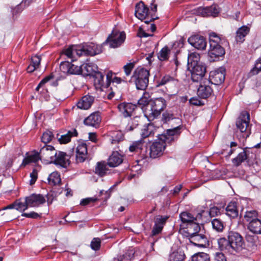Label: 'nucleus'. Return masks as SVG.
<instances>
[{"label":"nucleus","mask_w":261,"mask_h":261,"mask_svg":"<svg viewBox=\"0 0 261 261\" xmlns=\"http://www.w3.org/2000/svg\"><path fill=\"white\" fill-rule=\"evenodd\" d=\"M180 126H178L172 129H167L166 133L160 136L159 139L150 146L149 156L156 158L163 154L166 143H170L176 139L180 132Z\"/></svg>","instance_id":"f257e3e1"},{"label":"nucleus","mask_w":261,"mask_h":261,"mask_svg":"<svg viewBox=\"0 0 261 261\" xmlns=\"http://www.w3.org/2000/svg\"><path fill=\"white\" fill-rule=\"evenodd\" d=\"M218 247L221 251L229 254L241 251L244 248V242L240 233L229 231L227 239L221 238L218 240Z\"/></svg>","instance_id":"f03ea898"},{"label":"nucleus","mask_w":261,"mask_h":261,"mask_svg":"<svg viewBox=\"0 0 261 261\" xmlns=\"http://www.w3.org/2000/svg\"><path fill=\"white\" fill-rule=\"evenodd\" d=\"M221 39L215 33H211L209 36L210 49L208 52L210 61L215 62L219 60V57L225 54L224 49L220 45Z\"/></svg>","instance_id":"7ed1b4c3"},{"label":"nucleus","mask_w":261,"mask_h":261,"mask_svg":"<svg viewBox=\"0 0 261 261\" xmlns=\"http://www.w3.org/2000/svg\"><path fill=\"white\" fill-rule=\"evenodd\" d=\"M154 0H152L151 11H149L148 8L142 2H139L136 6L135 14L136 17L140 20H145V22L148 23L158 18L155 14L157 11V5L153 4Z\"/></svg>","instance_id":"20e7f679"},{"label":"nucleus","mask_w":261,"mask_h":261,"mask_svg":"<svg viewBox=\"0 0 261 261\" xmlns=\"http://www.w3.org/2000/svg\"><path fill=\"white\" fill-rule=\"evenodd\" d=\"M166 106V101L162 97L150 100L145 111V115L149 121L153 120L160 115Z\"/></svg>","instance_id":"39448f33"},{"label":"nucleus","mask_w":261,"mask_h":261,"mask_svg":"<svg viewBox=\"0 0 261 261\" xmlns=\"http://www.w3.org/2000/svg\"><path fill=\"white\" fill-rule=\"evenodd\" d=\"M125 38V33L124 32L113 30L106 40L103 42L102 45H108L111 48H117L122 45Z\"/></svg>","instance_id":"423d86ee"},{"label":"nucleus","mask_w":261,"mask_h":261,"mask_svg":"<svg viewBox=\"0 0 261 261\" xmlns=\"http://www.w3.org/2000/svg\"><path fill=\"white\" fill-rule=\"evenodd\" d=\"M103 45H98L93 43H84L79 45L80 56H94L99 54L102 51V47Z\"/></svg>","instance_id":"0eeeda50"},{"label":"nucleus","mask_w":261,"mask_h":261,"mask_svg":"<svg viewBox=\"0 0 261 261\" xmlns=\"http://www.w3.org/2000/svg\"><path fill=\"white\" fill-rule=\"evenodd\" d=\"M39 151L41 160L47 164L53 163L57 153V150L53 146L48 145H44Z\"/></svg>","instance_id":"6e6552de"},{"label":"nucleus","mask_w":261,"mask_h":261,"mask_svg":"<svg viewBox=\"0 0 261 261\" xmlns=\"http://www.w3.org/2000/svg\"><path fill=\"white\" fill-rule=\"evenodd\" d=\"M188 69L191 74V80L194 82H199L204 79L203 76L206 72L205 66L200 63L188 67Z\"/></svg>","instance_id":"1a4fd4ad"},{"label":"nucleus","mask_w":261,"mask_h":261,"mask_svg":"<svg viewBox=\"0 0 261 261\" xmlns=\"http://www.w3.org/2000/svg\"><path fill=\"white\" fill-rule=\"evenodd\" d=\"M199 82L200 85L197 89V95L201 98L206 99L210 97L213 93L211 84L207 79H204Z\"/></svg>","instance_id":"9d476101"},{"label":"nucleus","mask_w":261,"mask_h":261,"mask_svg":"<svg viewBox=\"0 0 261 261\" xmlns=\"http://www.w3.org/2000/svg\"><path fill=\"white\" fill-rule=\"evenodd\" d=\"M219 12V8L216 5H212L206 7H199L193 10V14L203 17L215 16Z\"/></svg>","instance_id":"9b49d317"},{"label":"nucleus","mask_w":261,"mask_h":261,"mask_svg":"<svg viewBox=\"0 0 261 261\" xmlns=\"http://www.w3.org/2000/svg\"><path fill=\"white\" fill-rule=\"evenodd\" d=\"M225 70L224 68L221 67L216 70L210 72L209 79H207L211 84L220 85L225 80Z\"/></svg>","instance_id":"f8f14e48"},{"label":"nucleus","mask_w":261,"mask_h":261,"mask_svg":"<svg viewBox=\"0 0 261 261\" xmlns=\"http://www.w3.org/2000/svg\"><path fill=\"white\" fill-rule=\"evenodd\" d=\"M60 69L63 72L68 74H80L82 71L81 65H75L68 61L62 62Z\"/></svg>","instance_id":"ddd939ff"},{"label":"nucleus","mask_w":261,"mask_h":261,"mask_svg":"<svg viewBox=\"0 0 261 261\" xmlns=\"http://www.w3.org/2000/svg\"><path fill=\"white\" fill-rule=\"evenodd\" d=\"M250 115L247 112H243L236 122L237 128L241 132L245 133L249 128Z\"/></svg>","instance_id":"4468645a"},{"label":"nucleus","mask_w":261,"mask_h":261,"mask_svg":"<svg viewBox=\"0 0 261 261\" xmlns=\"http://www.w3.org/2000/svg\"><path fill=\"white\" fill-rule=\"evenodd\" d=\"M180 231H182L181 233L187 238L202 231L198 221L186 224Z\"/></svg>","instance_id":"2eb2a0df"},{"label":"nucleus","mask_w":261,"mask_h":261,"mask_svg":"<svg viewBox=\"0 0 261 261\" xmlns=\"http://www.w3.org/2000/svg\"><path fill=\"white\" fill-rule=\"evenodd\" d=\"M45 202V197L40 194H32L26 197V202L29 207H38Z\"/></svg>","instance_id":"dca6fc26"},{"label":"nucleus","mask_w":261,"mask_h":261,"mask_svg":"<svg viewBox=\"0 0 261 261\" xmlns=\"http://www.w3.org/2000/svg\"><path fill=\"white\" fill-rule=\"evenodd\" d=\"M95 100V97L89 94L83 96L76 103L77 107L81 110L89 109Z\"/></svg>","instance_id":"f3484780"},{"label":"nucleus","mask_w":261,"mask_h":261,"mask_svg":"<svg viewBox=\"0 0 261 261\" xmlns=\"http://www.w3.org/2000/svg\"><path fill=\"white\" fill-rule=\"evenodd\" d=\"M188 42L194 47L198 49H204L206 46L205 38L198 35L191 36L188 39Z\"/></svg>","instance_id":"a211bd4d"},{"label":"nucleus","mask_w":261,"mask_h":261,"mask_svg":"<svg viewBox=\"0 0 261 261\" xmlns=\"http://www.w3.org/2000/svg\"><path fill=\"white\" fill-rule=\"evenodd\" d=\"M87 146L84 142L79 143L76 149V161L83 163L87 159Z\"/></svg>","instance_id":"6ab92c4d"},{"label":"nucleus","mask_w":261,"mask_h":261,"mask_svg":"<svg viewBox=\"0 0 261 261\" xmlns=\"http://www.w3.org/2000/svg\"><path fill=\"white\" fill-rule=\"evenodd\" d=\"M188 238L191 243L199 247H204L208 242L207 237L202 233V231Z\"/></svg>","instance_id":"aec40b11"},{"label":"nucleus","mask_w":261,"mask_h":261,"mask_svg":"<svg viewBox=\"0 0 261 261\" xmlns=\"http://www.w3.org/2000/svg\"><path fill=\"white\" fill-rule=\"evenodd\" d=\"M53 163L66 168L70 164V157L65 152L58 151Z\"/></svg>","instance_id":"412c9836"},{"label":"nucleus","mask_w":261,"mask_h":261,"mask_svg":"<svg viewBox=\"0 0 261 261\" xmlns=\"http://www.w3.org/2000/svg\"><path fill=\"white\" fill-rule=\"evenodd\" d=\"M254 156H255L254 154L250 152L249 149L246 148L242 152L239 153L237 157L232 159V163L235 166L238 167L248 160L249 157Z\"/></svg>","instance_id":"4be33fe9"},{"label":"nucleus","mask_w":261,"mask_h":261,"mask_svg":"<svg viewBox=\"0 0 261 261\" xmlns=\"http://www.w3.org/2000/svg\"><path fill=\"white\" fill-rule=\"evenodd\" d=\"M136 106L132 103L122 102L118 106V109L124 117H130Z\"/></svg>","instance_id":"5701e85b"},{"label":"nucleus","mask_w":261,"mask_h":261,"mask_svg":"<svg viewBox=\"0 0 261 261\" xmlns=\"http://www.w3.org/2000/svg\"><path fill=\"white\" fill-rule=\"evenodd\" d=\"M101 122V117L98 112L90 114L84 120V124L86 125L97 127Z\"/></svg>","instance_id":"b1692460"},{"label":"nucleus","mask_w":261,"mask_h":261,"mask_svg":"<svg viewBox=\"0 0 261 261\" xmlns=\"http://www.w3.org/2000/svg\"><path fill=\"white\" fill-rule=\"evenodd\" d=\"M201 216L200 214H198L196 216H194L192 214L188 212H183L179 215L180 219L182 223L186 225L194 221H198V220L200 218Z\"/></svg>","instance_id":"393cba45"},{"label":"nucleus","mask_w":261,"mask_h":261,"mask_svg":"<svg viewBox=\"0 0 261 261\" xmlns=\"http://www.w3.org/2000/svg\"><path fill=\"white\" fill-rule=\"evenodd\" d=\"M226 214L231 218H236L238 216L239 210L237 203L231 201L228 203L226 208Z\"/></svg>","instance_id":"a878e982"},{"label":"nucleus","mask_w":261,"mask_h":261,"mask_svg":"<svg viewBox=\"0 0 261 261\" xmlns=\"http://www.w3.org/2000/svg\"><path fill=\"white\" fill-rule=\"evenodd\" d=\"M98 69L97 66L93 63H85L81 65V73L85 76L91 75L95 73Z\"/></svg>","instance_id":"bb28decb"},{"label":"nucleus","mask_w":261,"mask_h":261,"mask_svg":"<svg viewBox=\"0 0 261 261\" xmlns=\"http://www.w3.org/2000/svg\"><path fill=\"white\" fill-rule=\"evenodd\" d=\"M122 156L117 151L113 152L109 157L108 165L111 167H117L122 163Z\"/></svg>","instance_id":"cd10ccee"},{"label":"nucleus","mask_w":261,"mask_h":261,"mask_svg":"<svg viewBox=\"0 0 261 261\" xmlns=\"http://www.w3.org/2000/svg\"><path fill=\"white\" fill-rule=\"evenodd\" d=\"M250 28L246 25L240 28L236 32V40L238 42L243 43L245 40L244 38L249 33Z\"/></svg>","instance_id":"c85d7f7f"},{"label":"nucleus","mask_w":261,"mask_h":261,"mask_svg":"<svg viewBox=\"0 0 261 261\" xmlns=\"http://www.w3.org/2000/svg\"><path fill=\"white\" fill-rule=\"evenodd\" d=\"M108 165L105 162H98L95 168V173L101 177L106 175L109 171Z\"/></svg>","instance_id":"c756f323"},{"label":"nucleus","mask_w":261,"mask_h":261,"mask_svg":"<svg viewBox=\"0 0 261 261\" xmlns=\"http://www.w3.org/2000/svg\"><path fill=\"white\" fill-rule=\"evenodd\" d=\"M149 73L148 70L142 67H138L134 72L133 79H148Z\"/></svg>","instance_id":"7c9ffc66"},{"label":"nucleus","mask_w":261,"mask_h":261,"mask_svg":"<svg viewBox=\"0 0 261 261\" xmlns=\"http://www.w3.org/2000/svg\"><path fill=\"white\" fill-rule=\"evenodd\" d=\"M41 57L39 56H34L31 58V62L27 67V71L32 73L37 69L40 66Z\"/></svg>","instance_id":"2f4dec72"},{"label":"nucleus","mask_w":261,"mask_h":261,"mask_svg":"<svg viewBox=\"0 0 261 261\" xmlns=\"http://www.w3.org/2000/svg\"><path fill=\"white\" fill-rule=\"evenodd\" d=\"M248 229L253 233L261 234V220L257 219L248 223Z\"/></svg>","instance_id":"473e14b6"},{"label":"nucleus","mask_w":261,"mask_h":261,"mask_svg":"<svg viewBox=\"0 0 261 261\" xmlns=\"http://www.w3.org/2000/svg\"><path fill=\"white\" fill-rule=\"evenodd\" d=\"M79 49V45L78 46H72L69 47L66 49L64 54L65 56H67V58L71 59L72 61H74V58L75 57V55L80 57L79 51L77 50Z\"/></svg>","instance_id":"72a5a7b5"},{"label":"nucleus","mask_w":261,"mask_h":261,"mask_svg":"<svg viewBox=\"0 0 261 261\" xmlns=\"http://www.w3.org/2000/svg\"><path fill=\"white\" fill-rule=\"evenodd\" d=\"M34 0H22L21 2L13 10V15H14L21 13L24 9L34 2Z\"/></svg>","instance_id":"f704fd0d"},{"label":"nucleus","mask_w":261,"mask_h":261,"mask_svg":"<svg viewBox=\"0 0 261 261\" xmlns=\"http://www.w3.org/2000/svg\"><path fill=\"white\" fill-rule=\"evenodd\" d=\"M77 135V132L76 129L72 130H69L66 134L61 135L60 138H58V140L61 144H66L68 143L70 141V139L72 137L76 136Z\"/></svg>","instance_id":"c9c22d12"},{"label":"nucleus","mask_w":261,"mask_h":261,"mask_svg":"<svg viewBox=\"0 0 261 261\" xmlns=\"http://www.w3.org/2000/svg\"><path fill=\"white\" fill-rule=\"evenodd\" d=\"M200 56L197 53H191L189 54L188 57V68L196 64H200Z\"/></svg>","instance_id":"e433bc0d"},{"label":"nucleus","mask_w":261,"mask_h":261,"mask_svg":"<svg viewBox=\"0 0 261 261\" xmlns=\"http://www.w3.org/2000/svg\"><path fill=\"white\" fill-rule=\"evenodd\" d=\"M258 213L256 210L247 211L244 215V219L246 222L250 223L258 219Z\"/></svg>","instance_id":"4c0bfd02"},{"label":"nucleus","mask_w":261,"mask_h":261,"mask_svg":"<svg viewBox=\"0 0 261 261\" xmlns=\"http://www.w3.org/2000/svg\"><path fill=\"white\" fill-rule=\"evenodd\" d=\"M39 160H41V156L40 155V151L34 152V153L28 157L24 159L22 162V165L25 166L31 163H36Z\"/></svg>","instance_id":"58836bf2"},{"label":"nucleus","mask_w":261,"mask_h":261,"mask_svg":"<svg viewBox=\"0 0 261 261\" xmlns=\"http://www.w3.org/2000/svg\"><path fill=\"white\" fill-rule=\"evenodd\" d=\"M48 180L49 184L51 185L59 184L61 181L60 174L57 172L51 173L48 177Z\"/></svg>","instance_id":"ea45409f"},{"label":"nucleus","mask_w":261,"mask_h":261,"mask_svg":"<svg viewBox=\"0 0 261 261\" xmlns=\"http://www.w3.org/2000/svg\"><path fill=\"white\" fill-rule=\"evenodd\" d=\"M154 126L152 124L149 123L145 125L142 129L141 136L143 138H147L153 134Z\"/></svg>","instance_id":"a19ab883"},{"label":"nucleus","mask_w":261,"mask_h":261,"mask_svg":"<svg viewBox=\"0 0 261 261\" xmlns=\"http://www.w3.org/2000/svg\"><path fill=\"white\" fill-rule=\"evenodd\" d=\"M138 89L144 90L148 86V79H133Z\"/></svg>","instance_id":"79ce46f5"},{"label":"nucleus","mask_w":261,"mask_h":261,"mask_svg":"<svg viewBox=\"0 0 261 261\" xmlns=\"http://www.w3.org/2000/svg\"><path fill=\"white\" fill-rule=\"evenodd\" d=\"M144 141L143 140L134 142L129 146V150L130 152H138L142 150Z\"/></svg>","instance_id":"37998d69"},{"label":"nucleus","mask_w":261,"mask_h":261,"mask_svg":"<svg viewBox=\"0 0 261 261\" xmlns=\"http://www.w3.org/2000/svg\"><path fill=\"white\" fill-rule=\"evenodd\" d=\"M213 228L218 232L223 231L224 228L223 222L219 219L215 218L212 220Z\"/></svg>","instance_id":"c03bdc74"},{"label":"nucleus","mask_w":261,"mask_h":261,"mask_svg":"<svg viewBox=\"0 0 261 261\" xmlns=\"http://www.w3.org/2000/svg\"><path fill=\"white\" fill-rule=\"evenodd\" d=\"M192 261H210V257L205 253L199 252L192 256Z\"/></svg>","instance_id":"a18cd8bd"},{"label":"nucleus","mask_w":261,"mask_h":261,"mask_svg":"<svg viewBox=\"0 0 261 261\" xmlns=\"http://www.w3.org/2000/svg\"><path fill=\"white\" fill-rule=\"evenodd\" d=\"M185 255L182 251L173 252L170 255V261H183Z\"/></svg>","instance_id":"49530a36"},{"label":"nucleus","mask_w":261,"mask_h":261,"mask_svg":"<svg viewBox=\"0 0 261 261\" xmlns=\"http://www.w3.org/2000/svg\"><path fill=\"white\" fill-rule=\"evenodd\" d=\"M170 49L167 46L163 47L158 54V58L161 61H166L168 59Z\"/></svg>","instance_id":"de8ad7c7"},{"label":"nucleus","mask_w":261,"mask_h":261,"mask_svg":"<svg viewBox=\"0 0 261 261\" xmlns=\"http://www.w3.org/2000/svg\"><path fill=\"white\" fill-rule=\"evenodd\" d=\"M140 122V118L138 117H134L132 120L131 122L129 123L125 128V132H129L133 130L137 126L139 125Z\"/></svg>","instance_id":"09e8293b"},{"label":"nucleus","mask_w":261,"mask_h":261,"mask_svg":"<svg viewBox=\"0 0 261 261\" xmlns=\"http://www.w3.org/2000/svg\"><path fill=\"white\" fill-rule=\"evenodd\" d=\"M134 252L133 250H129L122 255H120L117 261H130L133 258Z\"/></svg>","instance_id":"8fccbe9b"},{"label":"nucleus","mask_w":261,"mask_h":261,"mask_svg":"<svg viewBox=\"0 0 261 261\" xmlns=\"http://www.w3.org/2000/svg\"><path fill=\"white\" fill-rule=\"evenodd\" d=\"M168 219L167 216H157L154 220V224L163 228Z\"/></svg>","instance_id":"3c124183"},{"label":"nucleus","mask_w":261,"mask_h":261,"mask_svg":"<svg viewBox=\"0 0 261 261\" xmlns=\"http://www.w3.org/2000/svg\"><path fill=\"white\" fill-rule=\"evenodd\" d=\"M15 204L16 210L20 212H23L29 207L26 202V198H25V201L24 202H21L20 200H16L15 201Z\"/></svg>","instance_id":"603ef678"},{"label":"nucleus","mask_w":261,"mask_h":261,"mask_svg":"<svg viewBox=\"0 0 261 261\" xmlns=\"http://www.w3.org/2000/svg\"><path fill=\"white\" fill-rule=\"evenodd\" d=\"M94 74L96 82H97L100 86H103L104 85V75L101 72L99 71L98 69L96 71Z\"/></svg>","instance_id":"864d4df0"},{"label":"nucleus","mask_w":261,"mask_h":261,"mask_svg":"<svg viewBox=\"0 0 261 261\" xmlns=\"http://www.w3.org/2000/svg\"><path fill=\"white\" fill-rule=\"evenodd\" d=\"M53 138L52 133L50 131H46L43 134L41 140L43 143L46 144L51 141Z\"/></svg>","instance_id":"5fc2aeb1"},{"label":"nucleus","mask_w":261,"mask_h":261,"mask_svg":"<svg viewBox=\"0 0 261 261\" xmlns=\"http://www.w3.org/2000/svg\"><path fill=\"white\" fill-rule=\"evenodd\" d=\"M101 245V241L98 238H94L91 242V247L94 250H98L99 249Z\"/></svg>","instance_id":"6e6d98bb"},{"label":"nucleus","mask_w":261,"mask_h":261,"mask_svg":"<svg viewBox=\"0 0 261 261\" xmlns=\"http://www.w3.org/2000/svg\"><path fill=\"white\" fill-rule=\"evenodd\" d=\"M134 63H129L123 66V69L126 75L128 76L130 74L132 70L134 68Z\"/></svg>","instance_id":"4d7b16f0"},{"label":"nucleus","mask_w":261,"mask_h":261,"mask_svg":"<svg viewBox=\"0 0 261 261\" xmlns=\"http://www.w3.org/2000/svg\"><path fill=\"white\" fill-rule=\"evenodd\" d=\"M97 200V199L95 197L86 198L85 199H83L81 200L80 204L82 205L85 206V205H87L91 203H94L95 201H96Z\"/></svg>","instance_id":"13d9d810"},{"label":"nucleus","mask_w":261,"mask_h":261,"mask_svg":"<svg viewBox=\"0 0 261 261\" xmlns=\"http://www.w3.org/2000/svg\"><path fill=\"white\" fill-rule=\"evenodd\" d=\"M21 216L27 218L33 219H37L40 217V215L39 214L34 212H32L30 213H23L22 214Z\"/></svg>","instance_id":"bf43d9fd"},{"label":"nucleus","mask_w":261,"mask_h":261,"mask_svg":"<svg viewBox=\"0 0 261 261\" xmlns=\"http://www.w3.org/2000/svg\"><path fill=\"white\" fill-rule=\"evenodd\" d=\"M31 180L30 181V184L32 185L36 182L38 177V172L36 169H34L30 174Z\"/></svg>","instance_id":"052dcab7"},{"label":"nucleus","mask_w":261,"mask_h":261,"mask_svg":"<svg viewBox=\"0 0 261 261\" xmlns=\"http://www.w3.org/2000/svg\"><path fill=\"white\" fill-rule=\"evenodd\" d=\"M220 213V210L216 206L211 207L209 211V215L211 217H215Z\"/></svg>","instance_id":"680f3d73"},{"label":"nucleus","mask_w":261,"mask_h":261,"mask_svg":"<svg viewBox=\"0 0 261 261\" xmlns=\"http://www.w3.org/2000/svg\"><path fill=\"white\" fill-rule=\"evenodd\" d=\"M215 261H227L226 257L222 252H216L215 254Z\"/></svg>","instance_id":"e2e57ef3"},{"label":"nucleus","mask_w":261,"mask_h":261,"mask_svg":"<svg viewBox=\"0 0 261 261\" xmlns=\"http://www.w3.org/2000/svg\"><path fill=\"white\" fill-rule=\"evenodd\" d=\"M190 103L194 106H202L203 105V103L202 101H201L197 97H192L190 100Z\"/></svg>","instance_id":"0e129e2a"},{"label":"nucleus","mask_w":261,"mask_h":261,"mask_svg":"<svg viewBox=\"0 0 261 261\" xmlns=\"http://www.w3.org/2000/svg\"><path fill=\"white\" fill-rule=\"evenodd\" d=\"M162 229L163 228H161V227H159L154 224L152 230L151 236H154L160 233L162 231Z\"/></svg>","instance_id":"69168bd1"},{"label":"nucleus","mask_w":261,"mask_h":261,"mask_svg":"<svg viewBox=\"0 0 261 261\" xmlns=\"http://www.w3.org/2000/svg\"><path fill=\"white\" fill-rule=\"evenodd\" d=\"M113 73L112 71H109L107 74V84L106 87H109L110 83L112 82Z\"/></svg>","instance_id":"338daca9"},{"label":"nucleus","mask_w":261,"mask_h":261,"mask_svg":"<svg viewBox=\"0 0 261 261\" xmlns=\"http://www.w3.org/2000/svg\"><path fill=\"white\" fill-rule=\"evenodd\" d=\"M138 36L140 38H142L151 36H152V35H149L146 33L142 28H140L138 32Z\"/></svg>","instance_id":"774afa93"}]
</instances>
